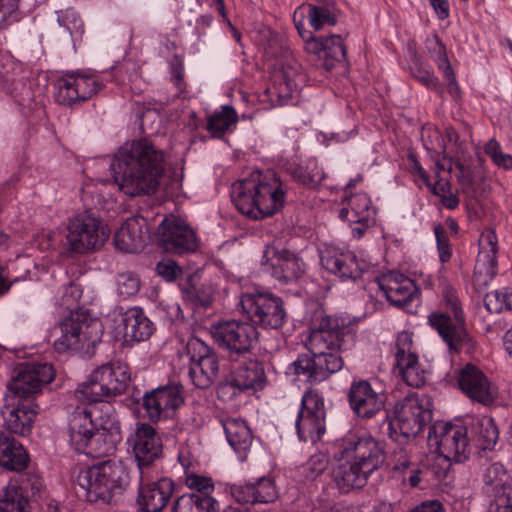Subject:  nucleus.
I'll return each mask as SVG.
<instances>
[{"label":"nucleus","instance_id":"f257e3e1","mask_svg":"<svg viewBox=\"0 0 512 512\" xmlns=\"http://www.w3.org/2000/svg\"><path fill=\"white\" fill-rule=\"evenodd\" d=\"M354 343L355 335L350 328L339 326L336 319L327 317L308 337L311 354L300 355L289 370L309 382L324 381L343 368L341 353L351 349Z\"/></svg>","mask_w":512,"mask_h":512},{"label":"nucleus","instance_id":"f03ea898","mask_svg":"<svg viewBox=\"0 0 512 512\" xmlns=\"http://www.w3.org/2000/svg\"><path fill=\"white\" fill-rule=\"evenodd\" d=\"M164 155L148 138L124 143L111 163L118 188L130 197L149 196L159 186Z\"/></svg>","mask_w":512,"mask_h":512},{"label":"nucleus","instance_id":"7ed1b4c3","mask_svg":"<svg viewBox=\"0 0 512 512\" xmlns=\"http://www.w3.org/2000/svg\"><path fill=\"white\" fill-rule=\"evenodd\" d=\"M232 200L243 215L257 220L273 215L284 205L286 190L272 171H253L232 187Z\"/></svg>","mask_w":512,"mask_h":512},{"label":"nucleus","instance_id":"20e7f679","mask_svg":"<svg viewBox=\"0 0 512 512\" xmlns=\"http://www.w3.org/2000/svg\"><path fill=\"white\" fill-rule=\"evenodd\" d=\"M128 483L125 467L120 462L108 460L78 473L76 493L89 502L116 504Z\"/></svg>","mask_w":512,"mask_h":512},{"label":"nucleus","instance_id":"39448f33","mask_svg":"<svg viewBox=\"0 0 512 512\" xmlns=\"http://www.w3.org/2000/svg\"><path fill=\"white\" fill-rule=\"evenodd\" d=\"M129 381L130 373L125 363L107 362L95 368L87 381L78 385L74 394L80 402L98 403L104 398L124 393Z\"/></svg>","mask_w":512,"mask_h":512},{"label":"nucleus","instance_id":"423d86ee","mask_svg":"<svg viewBox=\"0 0 512 512\" xmlns=\"http://www.w3.org/2000/svg\"><path fill=\"white\" fill-rule=\"evenodd\" d=\"M442 296V306L447 312L431 313L428 322L439 333L450 351L459 352L470 342L463 310L457 292L451 285L443 286Z\"/></svg>","mask_w":512,"mask_h":512},{"label":"nucleus","instance_id":"0eeeda50","mask_svg":"<svg viewBox=\"0 0 512 512\" xmlns=\"http://www.w3.org/2000/svg\"><path fill=\"white\" fill-rule=\"evenodd\" d=\"M468 429L462 425L437 422L429 430V441L437 446L439 460L444 464L438 476L445 475L452 462L461 463L469 458Z\"/></svg>","mask_w":512,"mask_h":512},{"label":"nucleus","instance_id":"6e6552de","mask_svg":"<svg viewBox=\"0 0 512 512\" xmlns=\"http://www.w3.org/2000/svg\"><path fill=\"white\" fill-rule=\"evenodd\" d=\"M70 445L78 453L91 457L107 456L115 451V441L97 433L89 414L77 407L72 413L68 426Z\"/></svg>","mask_w":512,"mask_h":512},{"label":"nucleus","instance_id":"1a4fd4ad","mask_svg":"<svg viewBox=\"0 0 512 512\" xmlns=\"http://www.w3.org/2000/svg\"><path fill=\"white\" fill-rule=\"evenodd\" d=\"M67 244L76 253H87L99 249L109 238L103 221L89 211L77 214L67 226Z\"/></svg>","mask_w":512,"mask_h":512},{"label":"nucleus","instance_id":"9d476101","mask_svg":"<svg viewBox=\"0 0 512 512\" xmlns=\"http://www.w3.org/2000/svg\"><path fill=\"white\" fill-rule=\"evenodd\" d=\"M61 335L55 340L54 347L64 353L78 349L80 345L89 346L99 342L103 333L102 324L98 319H88L84 313L71 311L60 324Z\"/></svg>","mask_w":512,"mask_h":512},{"label":"nucleus","instance_id":"9b49d317","mask_svg":"<svg viewBox=\"0 0 512 512\" xmlns=\"http://www.w3.org/2000/svg\"><path fill=\"white\" fill-rule=\"evenodd\" d=\"M432 403L425 394L412 393L396 403L391 429H398L404 437L416 436L431 420Z\"/></svg>","mask_w":512,"mask_h":512},{"label":"nucleus","instance_id":"f8f14e48","mask_svg":"<svg viewBox=\"0 0 512 512\" xmlns=\"http://www.w3.org/2000/svg\"><path fill=\"white\" fill-rule=\"evenodd\" d=\"M239 306L253 325L265 329H279L287 319L283 300L271 293H245L240 298Z\"/></svg>","mask_w":512,"mask_h":512},{"label":"nucleus","instance_id":"ddd939ff","mask_svg":"<svg viewBox=\"0 0 512 512\" xmlns=\"http://www.w3.org/2000/svg\"><path fill=\"white\" fill-rule=\"evenodd\" d=\"M185 355L189 359L188 376L192 383L200 389L209 388L219 373L218 358L211 347L198 337H190Z\"/></svg>","mask_w":512,"mask_h":512},{"label":"nucleus","instance_id":"4468645a","mask_svg":"<svg viewBox=\"0 0 512 512\" xmlns=\"http://www.w3.org/2000/svg\"><path fill=\"white\" fill-rule=\"evenodd\" d=\"M55 371L48 363H21L14 369L13 376L8 382V390L19 400L28 399L53 381Z\"/></svg>","mask_w":512,"mask_h":512},{"label":"nucleus","instance_id":"2eb2a0df","mask_svg":"<svg viewBox=\"0 0 512 512\" xmlns=\"http://www.w3.org/2000/svg\"><path fill=\"white\" fill-rule=\"evenodd\" d=\"M215 342L230 353H248L258 340L256 327L249 322L229 320L211 326Z\"/></svg>","mask_w":512,"mask_h":512},{"label":"nucleus","instance_id":"dca6fc26","mask_svg":"<svg viewBox=\"0 0 512 512\" xmlns=\"http://www.w3.org/2000/svg\"><path fill=\"white\" fill-rule=\"evenodd\" d=\"M412 333L402 331L395 342V373L408 386L419 388L426 383L427 371L412 351Z\"/></svg>","mask_w":512,"mask_h":512},{"label":"nucleus","instance_id":"f3484780","mask_svg":"<svg viewBox=\"0 0 512 512\" xmlns=\"http://www.w3.org/2000/svg\"><path fill=\"white\" fill-rule=\"evenodd\" d=\"M342 454L361 465L370 474L377 470L385 460L382 443L368 434L350 435L345 438Z\"/></svg>","mask_w":512,"mask_h":512},{"label":"nucleus","instance_id":"a211bd4d","mask_svg":"<svg viewBox=\"0 0 512 512\" xmlns=\"http://www.w3.org/2000/svg\"><path fill=\"white\" fill-rule=\"evenodd\" d=\"M160 242L167 252L184 254L194 252L198 248V239L195 231L185 220L169 215L165 217L157 228Z\"/></svg>","mask_w":512,"mask_h":512},{"label":"nucleus","instance_id":"6ab92c4d","mask_svg":"<svg viewBox=\"0 0 512 512\" xmlns=\"http://www.w3.org/2000/svg\"><path fill=\"white\" fill-rule=\"evenodd\" d=\"M265 381L266 375L262 363L250 359L239 365L230 380L218 386L217 394L223 400L232 399L240 392L262 389Z\"/></svg>","mask_w":512,"mask_h":512},{"label":"nucleus","instance_id":"aec40b11","mask_svg":"<svg viewBox=\"0 0 512 512\" xmlns=\"http://www.w3.org/2000/svg\"><path fill=\"white\" fill-rule=\"evenodd\" d=\"M102 87L103 84L95 76L71 72L57 81L55 97L60 104L72 105L91 98Z\"/></svg>","mask_w":512,"mask_h":512},{"label":"nucleus","instance_id":"412c9836","mask_svg":"<svg viewBox=\"0 0 512 512\" xmlns=\"http://www.w3.org/2000/svg\"><path fill=\"white\" fill-rule=\"evenodd\" d=\"M267 271L282 283H292L306 273V264L299 254L287 249L268 248L263 255Z\"/></svg>","mask_w":512,"mask_h":512},{"label":"nucleus","instance_id":"4be33fe9","mask_svg":"<svg viewBox=\"0 0 512 512\" xmlns=\"http://www.w3.org/2000/svg\"><path fill=\"white\" fill-rule=\"evenodd\" d=\"M322 266L342 280H357L368 271L369 264L359 260L353 252L337 247H326L320 256Z\"/></svg>","mask_w":512,"mask_h":512},{"label":"nucleus","instance_id":"5701e85b","mask_svg":"<svg viewBox=\"0 0 512 512\" xmlns=\"http://www.w3.org/2000/svg\"><path fill=\"white\" fill-rule=\"evenodd\" d=\"M183 401L182 386L179 384L161 386L143 396V406L151 421L167 418Z\"/></svg>","mask_w":512,"mask_h":512},{"label":"nucleus","instance_id":"b1692460","mask_svg":"<svg viewBox=\"0 0 512 512\" xmlns=\"http://www.w3.org/2000/svg\"><path fill=\"white\" fill-rule=\"evenodd\" d=\"M129 441L140 470L150 466L162 457L161 438L156 429L150 424L141 423L137 425Z\"/></svg>","mask_w":512,"mask_h":512},{"label":"nucleus","instance_id":"393cba45","mask_svg":"<svg viewBox=\"0 0 512 512\" xmlns=\"http://www.w3.org/2000/svg\"><path fill=\"white\" fill-rule=\"evenodd\" d=\"M376 281L387 301L396 307L406 308L417 296L414 281L400 272L390 271L377 277Z\"/></svg>","mask_w":512,"mask_h":512},{"label":"nucleus","instance_id":"a878e982","mask_svg":"<svg viewBox=\"0 0 512 512\" xmlns=\"http://www.w3.org/2000/svg\"><path fill=\"white\" fill-rule=\"evenodd\" d=\"M231 496L239 503H270L277 499L278 489L275 480L262 476L254 481L235 483L229 486Z\"/></svg>","mask_w":512,"mask_h":512},{"label":"nucleus","instance_id":"bb28decb","mask_svg":"<svg viewBox=\"0 0 512 512\" xmlns=\"http://www.w3.org/2000/svg\"><path fill=\"white\" fill-rule=\"evenodd\" d=\"M460 389L472 400L488 405L493 402L495 392L485 374L475 365L466 364L458 372Z\"/></svg>","mask_w":512,"mask_h":512},{"label":"nucleus","instance_id":"cd10ccee","mask_svg":"<svg viewBox=\"0 0 512 512\" xmlns=\"http://www.w3.org/2000/svg\"><path fill=\"white\" fill-rule=\"evenodd\" d=\"M283 57L284 61L279 63L280 67L274 75L273 91L269 90L271 94L278 97L279 105L288 104L293 94L298 91L299 82L303 79L300 74V65L289 51H286Z\"/></svg>","mask_w":512,"mask_h":512},{"label":"nucleus","instance_id":"c85d7f7f","mask_svg":"<svg viewBox=\"0 0 512 512\" xmlns=\"http://www.w3.org/2000/svg\"><path fill=\"white\" fill-rule=\"evenodd\" d=\"M349 403L361 418H371L384 406L385 396L375 391L368 381L353 382L349 390Z\"/></svg>","mask_w":512,"mask_h":512},{"label":"nucleus","instance_id":"c756f323","mask_svg":"<svg viewBox=\"0 0 512 512\" xmlns=\"http://www.w3.org/2000/svg\"><path fill=\"white\" fill-rule=\"evenodd\" d=\"M174 493V482L166 477L140 485L136 503L143 512H160L169 503Z\"/></svg>","mask_w":512,"mask_h":512},{"label":"nucleus","instance_id":"7c9ffc66","mask_svg":"<svg viewBox=\"0 0 512 512\" xmlns=\"http://www.w3.org/2000/svg\"><path fill=\"white\" fill-rule=\"evenodd\" d=\"M304 48L307 53L316 55L326 70L346 59V47L340 35L309 37Z\"/></svg>","mask_w":512,"mask_h":512},{"label":"nucleus","instance_id":"2f4dec72","mask_svg":"<svg viewBox=\"0 0 512 512\" xmlns=\"http://www.w3.org/2000/svg\"><path fill=\"white\" fill-rule=\"evenodd\" d=\"M36 414V405L32 401L24 400L5 405L2 410L6 428L10 432L22 436L31 432Z\"/></svg>","mask_w":512,"mask_h":512},{"label":"nucleus","instance_id":"473e14b6","mask_svg":"<svg viewBox=\"0 0 512 512\" xmlns=\"http://www.w3.org/2000/svg\"><path fill=\"white\" fill-rule=\"evenodd\" d=\"M146 220L142 216L128 218L116 231V248L126 253H136L145 243Z\"/></svg>","mask_w":512,"mask_h":512},{"label":"nucleus","instance_id":"72a5a7b5","mask_svg":"<svg viewBox=\"0 0 512 512\" xmlns=\"http://www.w3.org/2000/svg\"><path fill=\"white\" fill-rule=\"evenodd\" d=\"M427 148L441 154L444 160H460L465 154V148L459 141L458 133L451 127H446L444 134L437 129H430Z\"/></svg>","mask_w":512,"mask_h":512},{"label":"nucleus","instance_id":"f704fd0d","mask_svg":"<svg viewBox=\"0 0 512 512\" xmlns=\"http://www.w3.org/2000/svg\"><path fill=\"white\" fill-rule=\"evenodd\" d=\"M369 475L370 473L351 459L338 463L332 470L333 483L341 493L363 488Z\"/></svg>","mask_w":512,"mask_h":512},{"label":"nucleus","instance_id":"c9c22d12","mask_svg":"<svg viewBox=\"0 0 512 512\" xmlns=\"http://www.w3.org/2000/svg\"><path fill=\"white\" fill-rule=\"evenodd\" d=\"M126 341L142 342L148 340L155 331L153 322L140 307H132L121 318Z\"/></svg>","mask_w":512,"mask_h":512},{"label":"nucleus","instance_id":"e433bc0d","mask_svg":"<svg viewBox=\"0 0 512 512\" xmlns=\"http://www.w3.org/2000/svg\"><path fill=\"white\" fill-rule=\"evenodd\" d=\"M343 207L339 217L349 223H363L372 225L374 223L375 210L371 200L366 193H356L342 201Z\"/></svg>","mask_w":512,"mask_h":512},{"label":"nucleus","instance_id":"4c0bfd02","mask_svg":"<svg viewBox=\"0 0 512 512\" xmlns=\"http://www.w3.org/2000/svg\"><path fill=\"white\" fill-rule=\"evenodd\" d=\"M498 240L492 229H487L479 237V253L475 271L478 274L492 278L497 268Z\"/></svg>","mask_w":512,"mask_h":512},{"label":"nucleus","instance_id":"58836bf2","mask_svg":"<svg viewBox=\"0 0 512 512\" xmlns=\"http://www.w3.org/2000/svg\"><path fill=\"white\" fill-rule=\"evenodd\" d=\"M29 460L22 444L0 432V466L9 471L20 472L27 468Z\"/></svg>","mask_w":512,"mask_h":512},{"label":"nucleus","instance_id":"ea45409f","mask_svg":"<svg viewBox=\"0 0 512 512\" xmlns=\"http://www.w3.org/2000/svg\"><path fill=\"white\" fill-rule=\"evenodd\" d=\"M227 440L241 460L246 459V453L250 449L253 441L252 432L246 421L238 418H227L223 422Z\"/></svg>","mask_w":512,"mask_h":512},{"label":"nucleus","instance_id":"a19ab883","mask_svg":"<svg viewBox=\"0 0 512 512\" xmlns=\"http://www.w3.org/2000/svg\"><path fill=\"white\" fill-rule=\"evenodd\" d=\"M89 414L93 425L96 426L97 433L103 432V437L117 441V427L115 423L114 411L110 403L100 402V405H90L89 407H80Z\"/></svg>","mask_w":512,"mask_h":512},{"label":"nucleus","instance_id":"79ce46f5","mask_svg":"<svg viewBox=\"0 0 512 512\" xmlns=\"http://www.w3.org/2000/svg\"><path fill=\"white\" fill-rule=\"evenodd\" d=\"M472 437L482 450H492L499 439L498 427L493 418L482 416L470 424Z\"/></svg>","mask_w":512,"mask_h":512},{"label":"nucleus","instance_id":"37998d69","mask_svg":"<svg viewBox=\"0 0 512 512\" xmlns=\"http://www.w3.org/2000/svg\"><path fill=\"white\" fill-rule=\"evenodd\" d=\"M308 8V20L314 30L319 31L325 26H333L337 23L339 10L333 0L308 4Z\"/></svg>","mask_w":512,"mask_h":512},{"label":"nucleus","instance_id":"c03bdc74","mask_svg":"<svg viewBox=\"0 0 512 512\" xmlns=\"http://www.w3.org/2000/svg\"><path fill=\"white\" fill-rule=\"evenodd\" d=\"M295 427L301 441L315 444L326 431V421L317 416L298 412Z\"/></svg>","mask_w":512,"mask_h":512},{"label":"nucleus","instance_id":"a18cd8bd","mask_svg":"<svg viewBox=\"0 0 512 512\" xmlns=\"http://www.w3.org/2000/svg\"><path fill=\"white\" fill-rule=\"evenodd\" d=\"M219 503L214 497H198L194 494L179 496L172 507V512H218Z\"/></svg>","mask_w":512,"mask_h":512},{"label":"nucleus","instance_id":"49530a36","mask_svg":"<svg viewBox=\"0 0 512 512\" xmlns=\"http://www.w3.org/2000/svg\"><path fill=\"white\" fill-rule=\"evenodd\" d=\"M0 512H30L29 495L10 482L0 491Z\"/></svg>","mask_w":512,"mask_h":512},{"label":"nucleus","instance_id":"de8ad7c7","mask_svg":"<svg viewBox=\"0 0 512 512\" xmlns=\"http://www.w3.org/2000/svg\"><path fill=\"white\" fill-rule=\"evenodd\" d=\"M238 116L232 106H222L220 111H216L207 119V130L214 137H222L236 125Z\"/></svg>","mask_w":512,"mask_h":512},{"label":"nucleus","instance_id":"09e8293b","mask_svg":"<svg viewBox=\"0 0 512 512\" xmlns=\"http://www.w3.org/2000/svg\"><path fill=\"white\" fill-rule=\"evenodd\" d=\"M431 56L437 62L438 68L443 71L444 76L450 85V92L458 89L456 79L452 71L451 65L446 55L445 45L440 41L438 36H434L427 41Z\"/></svg>","mask_w":512,"mask_h":512},{"label":"nucleus","instance_id":"8fccbe9b","mask_svg":"<svg viewBox=\"0 0 512 512\" xmlns=\"http://www.w3.org/2000/svg\"><path fill=\"white\" fill-rule=\"evenodd\" d=\"M484 302L491 313L512 311V287H504L487 293Z\"/></svg>","mask_w":512,"mask_h":512},{"label":"nucleus","instance_id":"3c124183","mask_svg":"<svg viewBox=\"0 0 512 512\" xmlns=\"http://www.w3.org/2000/svg\"><path fill=\"white\" fill-rule=\"evenodd\" d=\"M295 179L309 188H316L325 178L323 170L315 160H310L305 166H300L294 171Z\"/></svg>","mask_w":512,"mask_h":512},{"label":"nucleus","instance_id":"603ef678","mask_svg":"<svg viewBox=\"0 0 512 512\" xmlns=\"http://www.w3.org/2000/svg\"><path fill=\"white\" fill-rule=\"evenodd\" d=\"M299 412L326 420L323 396L316 390H308L302 396L301 409Z\"/></svg>","mask_w":512,"mask_h":512},{"label":"nucleus","instance_id":"864d4df0","mask_svg":"<svg viewBox=\"0 0 512 512\" xmlns=\"http://www.w3.org/2000/svg\"><path fill=\"white\" fill-rule=\"evenodd\" d=\"M184 483L187 488L192 490L189 494H194L198 497H213L215 485L210 477L202 476L199 473L191 474L185 477Z\"/></svg>","mask_w":512,"mask_h":512},{"label":"nucleus","instance_id":"5fc2aeb1","mask_svg":"<svg viewBox=\"0 0 512 512\" xmlns=\"http://www.w3.org/2000/svg\"><path fill=\"white\" fill-rule=\"evenodd\" d=\"M507 474L502 464L493 463L483 473V482L493 490L504 489V494L509 491L506 488Z\"/></svg>","mask_w":512,"mask_h":512},{"label":"nucleus","instance_id":"6e6d98bb","mask_svg":"<svg viewBox=\"0 0 512 512\" xmlns=\"http://www.w3.org/2000/svg\"><path fill=\"white\" fill-rule=\"evenodd\" d=\"M141 286L139 276L132 271L119 273L116 278L117 292L124 297L136 295Z\"/></svg>","mask_w":512,"mask_h":512},{"label":"nucleus","instance_id":"4d7b16f0","mask_svg":"<svg viewBox=\"0 0 512 512\" xmlns=\"http://www.w3.org/2000/svg\"><path fill=\"white\" fill-rule=\"evenodd\" d=\"M23 494L29 495V498L40 493L44 487L42 479L32 473H26L19 476V480L13 483Z\"/></svg>","mask_w":512,"mask_h":512},{"label":"nucleus","instance_id":"13d9d810","mask_svg":"<svg viewBox=\"0 0 512 512\" xmlns=\"http://www.w3.org/2000/svg\"><path fill=\"white\" fill-rule=\"evenodd\" d=\"M484 151L497 166L504 169L512 168V156L504 153L495 139H490L487 142Z\"/></svg>","mask_w":512,"mask_h":512},{"label":"nucleus","instance_id":"bf43d9fd","mask_svg":"<svg viewBox=\"0 0 512 512\" xmlns=\"http://www.w3.org/2000/svg\"><path fill=\"white\" fill-rule=\"evenodd\" d=\"M19 0H0V29L18 20Z\"/></svg>","mask_w":512,"mask_h":512},{"label":"nucleus","instance_id":"052dcab7","mask_svg":"<svg viewBox=\"0 0 512 512\" xmlns=\"http://www.w3.org/2000/svg\"><path fill=\"white\" fill-rule=\"evenodd\" d=\"M329 459L324 454H315L310 457L304 466L306 477L313 480L321 475L328 467Z\"/></svg>","mask_w":512,"mask_h":512},{"label":"nucleus","instance_id":"680f3d73","mask_svg":"<svg viewBox=\"0 0 512 512\" xmlns=\"http://www.w3.org/2000/svg\"><path fill=\"white\" fill-rule=\"evenodd\" d=\"M411 75L414 79L419 81L421 84L429 89H435L438 84L437 78L434 74L421 63L414 62L410 66Z\"/></svg>","mask_w":512,"mask_h":512},{"label":"nucleus","instance_id":"e2e57ef3","mask_svg":"<svg viewBox=\"0 0 512 512\" xmlns=\"http://www.w3.org/2000/svg\"><path fill=\"white\" fill-rule=\"evenodd\" d=\"M416 464L411 462L410 450L408 447H400L394 450L393 453V471L400 474H405Z\"/></svg>","mask_w":512,"mask_h":512},{"label":"nucleus","instance_id":"0e129e2a","mask_svg":"<svg viewBox=\"0 0 512 512\" xmlns=\"http://www.w3.org/2000/svg\"><path fill=\"white\" fill-rule=\"evenodd\" d=\"M156 271L166 281H173L182 274L181 267L173 260L166 259L157 263Z\"/></svg>","mask_w":512,"mask_h":512},{"label":"nucleus","instance_id":"69168bd1","mask_svg":"<svg viewBox=\"0 0 512 512\" xmlns=\"http://www.w3.org/2000/svg\"><path fill=\"white\" fill-rule=\"evenodd\" d=\"M436 241H437V248L439 251V257L441 262H447L451 258V247L449 243V239L444 231V229L441 226H435L434 228Z\"/></svg>","mask_w":512,"mask_h":512},{"label":"nucleus","instance_id":"338daca9","mask_svg":"<svg viewBox=\"0 0 512 512\" xmlns=\"http://www.w3.org/2000/svg\"><path fill=\"white\" fill-rule=\"evenodd\" d=\"M178 462L184 470L185 477L190 476L191 474H197L199 471V463L193 458L190 451L186 448L179 451Z\"/></svg>","mask_w":512,"mask_h":512},{"label":"nucleus","instance_id":"774afa93","mask_svg":"<svg viewBox=\"0 0 512 512\" xmlns=\"http://www.w3.org/2000/svg\"><path fill=\"white\" fill-rule=\"evenodd\" d=\"M82 296V291L78 285L69 284L63 295V305L67 308L73 309L74 306L78 303L79 299Z\"/></svg>","mask_w":512,"mask_h":512}]
</instances>
